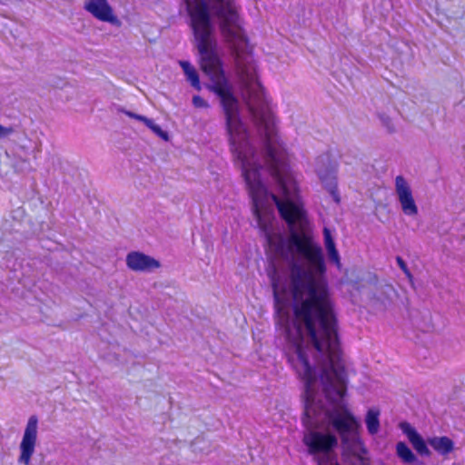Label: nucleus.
I'll return each instance as SVG.
<instances>
[{"label": "nucleus", "instance_id": "obj_1", "mask_svg": "<svg viewBox=\"0 0 465 465\" xmlns=\"http://www.w3.org/2000/svg\"><path fill=\"white\" fill-rule=\"evenodd\" d=\"M282 196L272 195L289 235L276 241L264 225L266 241L286 264L288 292L293 321L284 329L292 349H341L333 293L327 278L322 246L303 239L300 228L309 223L308 213L297 189L281 185Z\"/></svg>", "mask_w": 465, "mask_h": 465}, {"label": "nucleus", "instance_id": "obj_2", "mask_svg": "<svg viewBox=\"0 0 465 465\" xmlns=\"http://www.w3.org/2000/svg\"><path fill=\"white\" fill-rule=\"evenodd\" d=\"M284 351L304 386L302 442L318 465H340L334 454L337 436L329 430H319L326 418L346 449L355 450L362 445L361 422L344 402L348 376L342 351Z\"/></svg>", "mask_w": 465, "mask_h": 465}, {"label": "nucleus", "instance_id": "obj_3", "mask_svg": "<svg viewBox=\"0 0 465 465\" xmlns=\"http://www.w3.org/2000/svg\"><path fill=\"white\" fill-rule=\"evenodd\" d=\"M190 17L195 47L200 54L202 71L209 76L204 87L214 94L223 110L228 141H250V134L241 117V104L235 89L223 68L213 36V17L220 29L228 35L238 26L239 15L235 0H183Z\"/></svg>", "mask_w": 465, "mask_h": 465}, {"label": "nucleus", "instance_id": "obj_4", "mask_svg": "<svg viewBox=\"0 0 465 465\" xmlns=\"http://www.w3.org/2000/svg\"><path fill=\"white\" fill-rule=\"evenodd\" d=\"M248 98L246 104L252 123L262 139L268 153H275L273 143L276 142L277 130L275 117L264 97V90L254 72L242 70Z\"/></svg>", "mask_w": 465, "mask_h": 465}, {"label": "nucleus", "instance_id": "obj_5", "mask_svg": "<svg viewBox=\"0 0 465 465\" xmlns=\"http://www.w3.org/2000/svg\"><path fill=\"white\" fill-rule=\"evenodd\" d=\"M399 427L402 433L408 438L410 443L418 454L424 457L430 456L427 443L440 455L447 456L454 450V442L447 436H433L424 440L422 436L407 421H401Z\"/></svg>", "mask_w": 465, "mask_h": 465}, {"label": "nucleus", "instance_id": "obj_6", "mask_svg": "<svg viewBox=\"0 0 465 465\" xmlns=\"http://www.w3.org/2000/svg\"><path fill=\"white\" fill-rule=\"evenodd\" d=\"M315 173L334 202L340 203L337 188V164L332 161L330 154L322 153L316 158Z\"/></svg>", "mask_w": 465, "mask_h": 465}, {"label": "nucleus", "instance_id": "obj_7", "mask_svg": "<svg viewBox=\"0 0 465 465\" xmlns=\"http://www.w3.org/2000/svg\"><path fill=\"white\" fill-rule=\"evenodd\" d=\"M38 419L33 415L28 419L24 431L22 441L20 443V456L18 462L24 465H29L31 458L35 452L37 440Z\"/></svg>", "mask_w": 465, "mask_h": 465}, {"label": "nucleus", "instance_id": "obj_8", "mask_svg": "<svg viewBox=\"0 0 465 465\" xmlns=\"http://www.w3.org/2000/svg\"><path fill=\"white\" fill-rule=\"evenodd\" d=\"M395 191L401 210L405 215L415 216L418 214V206L412 195L411 186L401 175L395 179Z\"/></svg>", "mask_w": 465, "mask_h": 465}, {"label": "nucleus", "instance_id": "obj_9", "mask_svg": "<svg viewBox=\"0 0 465 465\" xmlns=\"http://www.w3.org/2000/svg\"><path fill=\"white\" fill-rule=\"evenodd\" d=\"M84 9L102 22L110 23L114 25H120V20L114 14V10L107 0H85Z\"/></svg>", "mask_w": 465, "mask_h": 465}, {"label": "nucleus", "instance_id": "obj_10", "mask_svg": "<svg viewBox=\"0 0 465 465\" xmlns=\"http://www.w3.org/2000/svg\"><path fill=\"white\" fill-rule=\"evenodd\" d=\"M125 262L127 267L134 272H151L161 267L158 260L138 251L130 252Z\"/></svg>", "mask_w": 465, "mask_h": 465}, {"label": "nucleus", "instance_id": "obj_11", "mask_svg": "<svg viewBox=\"0 0 465 465\" xmlns=\"http://www.w3.org/2000/svg\"><path fill=\"white\" fill-rule=\"evenodd\" d=\"M408 316L412 324L423 332L433 329L432 317L429 309H410L407 307Z\"/></svg>", "mask_w": 465, "mask_h": 465}, {"label": "nucleus", "instance_id": "obj_12", "mask_svg": "<svg viewBox=\"0 0 465 465\" xmlns=\"http://www.w3.org/2000/svg\"><path fill=\"white\" fill-rule=\"evenodd\" d=\"M179 64L186 76V80L190 82L191 85L194 89L200 91L202 89V85L200 82L199 74L196 71V69L192 65V64L189 61L186 60L179 61Z\"/></svg>", "mask_w": 465, "mask_h": 465}, {"label": "nucleus", "instance_id": "obj_13", "mask_svg": "<svg viewBox=\"0 0 465 465\" xmlns=\"http://www.w3.org/2000/svg\"><path fill=\"white\" fill-rule=\"evenodd\" d=\"M365 424L368 433L376 435L380 430V411L377 408H371L365 415Z\"/></svg>", "mask_w": 465, "mask_h": 465}, {"label": "nucleus", "instance_id": "obj_14", "mask_svg": "<svg viewBox=\"0 0 465 465\" xmlns=\"http://www.w3.org/2000/svg\"><path fill=\"white\" fill-rule=\"evenodd\" d=\"M395 449L398 458L403 463L413 464L418 462L417 456L413 453V451L404 441L397 442Z\"/></svg>", "mask_w": 465, "mask_h": 465}, {"label": "nucleus", "instance_id": "obj_15", "mask_svg": "<svg viewBox=\"0 0 465 465\" xmlns=\"http://www.w3.org/2000/svg\"><path fill=\"white\" fill-rule=\"evenodd\" d=\"M154 134L163 139V141H169L170 136L167 131L161 128L160 125L156 124L153 119L148 118L144 124Z\"/></svg>", "mask_w": 465, "mask_h": 465}, {"label": "nucleus", "instance_id": "obj_16", "mask_svg": "<svg viewBox=\"0 0 465 465\" xmlns=\"http://www.w3.org/2000/svg\"><path fill=\"white\" fill-rule=\"evenodd\" d=\"M272 282V288L273 292V299L276 304L280 302V293H279V279L277 277L276 270H273L272 273L269 274Z\"/></svg>", "mask_w": 465, "mask_h": 465}, {"label": "nucleus", "instance_id": "obj_17", "mask_svg": "<svg viewBox=\"0 0 465 465\" xmlns=\"http://www.w3.org/2000/svg\"><path fill=\"white\" fill-rule=\"evenodd\" d=\"M377 116L380 119L382 126H384L387 129L389 134L395 133L394 124L392 123L391 118L389 115H387L384 113H378Z\"/></svg>", "mask_w": 465, "mask_h": 465}, {"label": "nucleus", "instance_id": "obj_18", "mask_svg": "<svg viewBox=\"0 0 465 465\" xmlns=\"http://www.w3.org/2000/svg\"><path fill=\"white\" fill-rule=\"evenodd\" d=\"M322 232H323V241H324V246H325L326 251L336 248V244H335L334 239L331 235V230L327 227H324Z\"/></svg>", "mask_w": 465, "mask_h": 465}, {"label": "nucleus", "instance_id": "obj_19", "mask_svg": "<svg viewBox=\"0 0 465 465\" xmlns=\"http://www.w3.org/2000/svg\"><path fill=\"white\" fill-rule=\"evenodd\" d=\"M193 105L195 108H209L210 104L200 95H193L192 100Z\"/></svg>", "mask_w": 465, "mask_h": 465}, {"label": "nucleus", "instance_id": "obj_20", "mask_svg": "<svg viewBox=\"0 0 465 465\" xmlns=\"http://www.w3.org/2000/svg\"><path fill=\"white\" fill-rule=\"evenodd\" d=\"M118 112H122L124 114H126L127 116H129L130 118L136 119V120H138L140 122H143V124H145L146 121L148 120V117H146L144 115L138 114L131 112V111H127V110H125L124 108H118Z\"/></svg>", "mask_w": 465, "mask_h": 465}, {"label": "nucleus", "instance_id": "obj_21", "mask_svg": "<svg viewBox=\"0 0 465 465\" xmlns=\"http://www.w3.org/2000/svg\"><path fill=\"white\" fill-rule=\"evenodd\" d=\"M326 252H327V255L329 257V260L331 262H334L338 267H340V265H341V258H340V254H339V252H338L337 248H333V249L328 250Z\"/></svg>", "mask_w": 465, "mask_h": 465}, {"label": "nucleus", "instance_id": "obj_22", "mask_svg": "<svg viewBox=\"0 0 465 465\" xmlns=\"http://www.w3.org/2000/svg\"><path fill=\"white\" fill-rule=\"evenodd\" d=\"M396 262L399 267L401 269V271L405 273V275L408 278H411V272L408 268L406 262L401 256L396 257Z\"/></svg>", "mask_w": 465, "mask_h": 465}, {"label": "nucleus", "instance_id": "obj_23", "mask_svg": "<svg viewBox=\"0 0 465 465\" xmlns=\"http://www.w3.org/2000/svg\"><path fill=\"white\" fill-rule=\"evenodd\" d=\"M15 133V128L12 126H3L0 124V139H4Z\"/></svg>", "mask_w": 465, "mask_h": 465}, {"label": "nucleus", "instance_id": "obj_24", "mask_svg": "<svg viewBox=\"0 0 465 465\" xmlns=\"http://www.w3.org/2000/svg\"><path fill=\"white\" fill-rule=\"evenodd\" d=\"M385 292L389 293V292H393L395 293V290L394 288L391 286V285H386L385 286Z\"/></svg>", "mask_w": 465, "mask_h": 465}]
</instances>
